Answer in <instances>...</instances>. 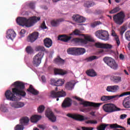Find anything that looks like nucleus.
<instances>
[{"label": "nucleus", "instance_id": "59", "mask_svg": "<svg viewBox=\"0 0 130 130\" xmlns=\"http://www.w3.org/2000/svg\"><path fill=\"white\" fill-rule=\"evenodd\" d=\"M20 33L21 35H24L26 33V30L25 29H21Z\"/></svg>", "mask_w": 130, "mask_h": 130}, {"label": "nucleus", "instance_id": "43", "mask_svg": "<svg viewBox=\"0 0 130 130\" xmlns=\"http://www.w3.org/2000/svg\"><path fill=\"white\" fill-rule=\"evenodd\" d=\"M120 11V8L119 7H117L114 8L113 10H112L111 11H110V14H115V13H117V12H119Z\"/></svg>", "mask_w": 130, "mask_h": 130}, {"label": "nucleus", "instance_id": "42", "mask_svg": "<svg viewBox=\"0 0 130 130\" xmlns=\"http://www.w3.org/2000/svg\"><path fill=\"white\" fill-rule=\"evenodd\" d=\"M64 84V82H63V80L62 79H58L57 80V82H56V86L57 87H58L59 86H62Z\"/></svg>", "mask_w": 130, "mask_h": 130}, {"label": "nucleus", "instance_id": "31", "mask_svg": "<svg viewBox=\"0 0 130 130\" xmlns=\"http://www.w3.org/2000/svg\"><path fill=\"white\" fill-rule=\"evenodd\" d=\"M112 35L114 37V39L116 41V43L117 44L118 46H119L120 45V41H119V38L117 35H116V34H115V31H114V30H112Z\"/></svg>", "mask_w": 130, "mask_h": 130}, {"label": "nucleus", "instance_id": "8", "mask_svg": "<svg viewBox=\"0 0 130 130\" xmlns=\"http://www.w3.org/2000/svg\"><path fill=\"white\" fill-rule=\"evenodd\" d=\"M103 60L111 69H113V70L118 69V65L113 58L109 57H105L104 58Z\"/></svg>", "mask_w": 130, "mask_h": 130}, {"label": "nucleus", "instance_id": "56", "mask_svg": "<svg viewBox=\"0 0 130 130\" xmlns=\"http://www.w3.org/2000/svg\"><path fill=\"white\" fill-rule=\"evenodd\" d=\"M94 128L92 127L89 128V127H82V130H93Z\"/></svg>", "mask_w": 130, "mask_h": 130}, {"label": "nucleus", "instance_id": "53", "mask_svg": "<svg viewBox=\"0 0 130 130\" xmlns=\"http://www.w3.org/2000/svg\"><path fill=\"white\" fill-rule=\"evenodd\" d=\"M29 8L31 10H34L35 9V4L33 3H30L28 4Z\"/></svg>", "mask_w": 130, "mask_h": 130}, {"label": "nucleus", "instance_id": "44", "mask_svg": "<svg viewBox=\"0 0 130 130\" xmlns=\"http://www.w3.org/2000/svg\"><path fill=\"white\" fill-rule=\"evenodd\" d=\"M98 58V57L96 56H91L86 58V60H87V61H92V60H94V59H97Z\"/></svg>", "mask_w": 130, "mask_h": 130}, {"label": "nucleus", "instance_id": "27", "mask_svg": "<svg viewBox=\"0 0 130 130\" xmlns=\"http://www.w3.org/2000/svg\"><path fill=\"white\" fill-rule=\"evenodd\" d=\"M109 35H108V32L106 30H102V40H105L107 41L109 39Z\"/></svg>", "mask_w": 130, "mask_h": 130}, {"label": "nucleus", "instance_id": "60", "mask_svg": "<svg viewBox=\"0 0 130 130\" xmlns=\"http://www.w3.org/2000/svg\"><path fill=\"white\" fill-rule=\"evenodd\" d=\"M119 58L122 60H123L124 59V55H123L122 54H120L119 55Z\"/></svg>", "mask_w": 130, "mask_h": 130}, {"label": "nucleus", "instance_id": "5", "mask_svg": "<svg viewBox=\"0 0 130 130\" xmlns=\"http://www.w3.org/2000/svg\"><path fill=\"white\" fill-rule=\"evenodd\" d=\"M125 18V14L123 11H120L117 14L114 15L113 19L115 24L117 25H122Z\"/></svg>", "mask_w": 130, "mask_h": 130}, {"label": "nucleus", "instance_id": "18", "mask_svg": "<svg viewBox=\"0 0 130 130\" xmlns=\"http://www.w3.org/2000/svg\"><path fill=\"white\" fill-rule=\"evenodd\" d=\"M122 105L124 108H130V96H127L122 101Z\"/></svg>", "mask_w": 130, "mask_h": 130}, {"label": "nucleus", "instance_id": "26", "mask_svg": "<svg viewBox=\"0 0 130 130\" xmlns=\"http://www.w3.org/2000/svg\"><path fill=\"white\" fill-rule=\"evenodd\" d=\"M27 91L31 93L33 95H38L39 94V91L35 89L32 85H29V88L27 89Z\"/></svg>", "mask_w": 130, "mask_h": 130}, {"label": "nucleus", "instance_id": "17", "mask_svg": "<svg viewBox=\"0 0 130 130\" xmlns=\"http://www.w3.org/2000/svg\"><path fill=\"white\" fill-rule=\"evenodd\" d=\"M127 95H130V91H127L125 92H123L122 94L119 95L116 94L115 95H110L111 100H118L120 97H123V96H127Z\"/></svg>", "mask_w": 130, "mask_h": 130}, {"label": "nucleus", "instance_id": "57", "mask_svg": "<svg viewBox=\"0 0 130 130\" xmlns=\"http://www.w3.org/2000/svg\"><path fill=\"white\" fill-rule=\"evenodd\" d=\"M126 116H127L126 114H122L120 115V119H124V118H126Z\"/></svg>", "mask_w": 130, "mask_h": 130}, {"label": "nucleus", "instance_id": "7", "mask_svg": "<svg viewBox=\"0 0 130 130\" xmlns=\"http://www.w3.org/2000/svg\"><path fill=\"white\" fill-rule=\"evenodd\" d=\"M57 87H56L55 90L51 91L50 94L52 98H57L56 101H58V100H59V99L58 98H60V97H66V96H67V93L63 90H62L61 91H57Z\"/></svg>", "mask_w": 130, "mask_h": 130}, {"label": "nucleus", "instance_id": "1", "mask_svg": "<svg viewBox=\"0 0 130 130\" xmlns=\"http://www.w3.org/2000/svg\"><path fill=\"white\" fill-rule=\"evenodd\" d=\"M12 85L14 86V88H12V91L7 90L5 92V96L7 100L10 101H17L16 96H20L19 100H21V97H25L26 96V92L24 91L25 89V84L24 83L20 81L15 82Z\"/></svg>", "mask_w": 130, "mask_h": 130}, {"label": "nucleus", "instance_id": "15", "mask_svg": "<svg viewBox=\"0 0 130 130\" xmlns=\"http://www.w3.org/2000/svg\"><path fill=\"white\" fill-rule=\"evenodd\" d=\"M95 46L97 48H104L105 49H111L112 48V45L109 44H103L99 42L96 43Z\"/></svg>", "mask_w": 130, "mask_h": 130}, {"label": "nucleus", "instance_id": "22", "mask_svg": "<svg viewBox=\"0 0 130 130\" xmlns=\"http://www.w3.org/2000/svg\"><path fill=\"white\" fill-rule=\"evenodd\" d=\"M61 22H63V19L60 18L58 19H54L51 21V25L53 27H57Z\"/></svg>", "mask_w": 130, "mask_h": 130}, {"label": "nucleus", "instance_id": "3", "mask_svg": "<svg viewBox=\"0 0 130 130\" xmlns=\"http://www.w3.org/2000/svg\"><path fill=\"white\" fill-rule=\"evenodd\" d=\"M75 99L78 100V101H81L80 104L83 105L84 107H88L87 109H81V111L82 112H85V111H90L92 110V107H100L101 105V103H96L92 102L84 101L83 99L78 97L75 96Z\"/></svg>", "mask_w": 130, "mask_h": 130}, {"label": "nucleus", "instance_id": "61", "mask_svg": "<svg viewBox=\"0 0 130 130\" xmlns=\"http://www.w3.org/2000/svg\"><path fill=\"white\" fill-rule=\"evenodd\" d=\"M39 126L40 128H42V129H45V126L43 125H40Z\"/></svg>", "mask_w": 130, "mask_h": 130}, {"label": "nucleus", "instance_id": "6", "mask_svg": "<svg viewBox=\"0 0 130 130\" xmlns=\"http://www.w3.org/2000/svg\"><path fill=\"white\" fill-rule=\"evenodd\" d=\"M103 109L105 112L108 113H111L114 112V111H118L120 110V109L118 108L113 104H105L103 106Z\"/></svg>", "mask_w": 130, "mask_h": 130}, {"label": "nucleus", "instance_id": "28", "mask_svg": "<svg viewBox=\"0 0 130 130\" xmlns=\"http://www.w3.org/2000/svg\"><path fill=\"white\" fill-rule=\"evenodd\" d=\"M74 87H75V83L72 82H67L65 85L66 89H67V90H69L70 91H72V90L74 89Z\"/></svg>", "mask_w": 130, "mask_h": 130}, {"label": "nucleus", "instance_id": "33", "mask_svg": "<svg viewBox=\"0 0 130 130\" xmlns=\"http://www.w3.org/2000/svg\"><path fill=\"white\" fill-rule=\"evenodd\" d=\"M41 118V116L38 115H35L30 118V121L31 122H37L39 119Z\"/></svg>", "mask_w": 130, "mask_h": 130}, {"label": "nucleus", "instance_id": "37", "mask_svg": "<svg viewBox=\"0 0 130 130\" xmlns=\"http://www.w3.org/2000/svg\"><path fill=\"white\" fill-rule=\"evenodd\" d=\"M101 100L103 102L109 101V100H111V96L110 95H103V96L101 97Z\"/></svg>", "mask_w": 130, "mask_h": 130}, {"label": "nucleus", "instance_id": "63", "mask_svg": "<svg viewBox=\"0 0 130 130\" xmlns=\"http://www.w3.org/2000/svg\"><path fill=\"white\" fill-rule=\"evenodd\" d=\"M90 114H91V115H92V116H95V112H91L90 113Z\"/></svg>", "mask_w": 130, "mask_h": 130}, {"label": "nucleus", "instance_id": "21", "mask_svg": "<svg viewBox=\"0 0 130 130\" xmlns=\"http://www.w3.org/2000/svg\"><path fill=\"white\" fill-rule=\"evenodd\" d=\"M71 39H72V37H69L66 35H60L58 37V40H60V41H62L63 42H68Z\"/></svg>", "mask_w": 130, "mask_h": 130}, {"label": "nucleus", "instance_id": "51", "mask_svg": "<svg viewBox=\"0 0 130 130\" xmlns=\"http://www.w3.org/2000/svg\"><path fill=\"white\" fill-rule=\"evenodd\" d=\"M80 35V30H79V29H75L73 32L70 34V36L72 35Z\"/></svg>", "mask_w": 130, "mask_h": 130}, {"label": "nucleus", "instance_id": "9", "mask_svg": "<svg viewBox=\"0 0 130 130\" xmlns=\"http://www.w3.org/2000/svg\"><path fill=\"white\" fill-rule=\"evenodd\" d=\"M44 53L42 52H39L32 58V63L34 66L38 67L41 63V60L43 58Z\"/></svg>", "mask_w": 130, "mask_h": 130}, {"label": "nucleus", "instance_id": "45", "mask_svg": "<svg viewBox=\"0 0 130 130\" xmlns=\"http://www.w3.org/2000/svg\"><path fill=\"white\" fill-rule=\"evenodd\" d=\"M107 124H103L101 125H100L99 127H98L97 129L98 130H105V128H106V126H107Z\"/></svg>", "mask_w": 130, "mask_h": 130}, {"label": "nucleus", "instance_id": "35", "mask_svg": "<svg viewBox=\"0 0 130 130\" xmlns=\"http://www.w3.org/2000/svg\"><path fill=\"white\" fill-rule=\"evenodd\" d=\"M95 5V3L93 2V1H85L84 3V6L86 8H91V7H93Z\"/></svg>", "mask_w": 130, "mask_h": 130}, {"label": "nucleus", "instance_id": "62", "mask_svg": "<svg viewBox=\"0 0 130 130\" xmlns=\"http://www.w3.org/2000/svg\"><path fill=\"white\" fill-rule=\"evenodd\" d=\"M52 127H53V128L54 129H55V130H57L58 129L57 126L54 125V126H52Z\"/></svg>", "mask_w": 130, "mask_h": 130}, {"label": "nucleus", "instance_id": "50", "mask_svg": "<svg viewBox=\"0 0 130 130\" xmlns=\"http://www.w3.org/2000/svg\"><path fill=\"white\" fill-rule=\"evenodd\" d=\"M98 121L96 120H89L87 121H86V123L89 124L90 123L91 124H96L98 123Z\"/></svg>", "mask_w": 130, "mask_h": 130}, {"label": "nucleus", "instance_id": "38", "mask_svg": "<svg viewBox=\"0 0 130 130\" xmlns=\"http://www.w3.org/2000/svg\"><path fill=\"white\" fill-rule=\"evenodd\" d=\"M96 37L102 40V30H99L95 32Z\"/></svg>", "mask_w": 130, "mask_h": 130}, {"label": "nucleus", "instance_id": "41", "mask_svg": "<svg viewBox=\"0 0 130 130\" xmlns=\"http://www.w3.org/2000/svg\"><path fill=\"white\" fill-rule=\"evenodd\" d=\"M45 109V107L43 105H41L38 108V112L39 113H42Z\"/></svg>", "mask_w": 130, "mask_h": 130}, {"label": "nucleus", "instance_id": "40", "mask_svg": "<svg viewBox=\"0 0 130 130\" xmlns=\"http://www.w3.org/2000/svg\"><path fill=\"white\" fill-rule=\"evenodd\" d=\"M54 61L56 62V63H64V60L61 59L59 57H57L56 59L54 60Z\"/></svg>", "mask_w": 130, "mask_h": 130}, {"label": "nucleus", "instance_id": "39", "mask_svg": "<svg viewBox=\"0 0 130 130\" xmlns=\"http://www.w3.org/2000/svg\"><path fill=\"white\" fill-rule=\"evenodd\" d=\"M36 51L44 52V51H46V49L44 46H38L36 47Z\"/></svg>", "mask_w": 130, "mask_h": 130}, {"label": "nucleus", "instance_id": "58", "mask_svg": "<svg viewBox=\"0 0 130 130\" xmlns=\"http://www.w3.org/2000/svg\"><path fill=\"white\" fill-rule=\"evenodd\" d=\"M42 81L44 82L45 83L46 82V78H45V76H42L41 77Z\"/></svg>", "mask_w": 130, "mask_h": 130}, {"label": "nucleus", "instance_id": "23", "mask_svg": "<svg viewBox=\"0 0 130 130\" xmlns=\"http://www.w3.org/2000/svg\"><path fill=\"white\" fill-rule=\"evenodd\" d=\"M44 44L45 47L47 48H49L52 46V40L50 38H46L44 40Z\"/></svg>", "mask_w": 130, "mask_h": 130}, {"label": "nucleus", "instance_id": "48", "mask_svg": "<svg viewBox=\"0 0 130 130\" xmlns=\"http://www.w3.org/2000/svg\"><path fill=\"white\" fill-rule=\"evenodd\" d=\"M126 31V28L125 26H123L121 28V30L120 31V34L121 36H123V33H124Z\"/></svg>", "mask_w": 130, "mask_h": 130}, {"label": "nucleus", "instance_id": "25", "mask_svg": "<svg viewBox=\"0 0 130 130\" xmlns=\"http://www.w3.org/2000/svg\"><path fill=\"white\" fill-rule=\"evenodd\" d=\"M11 106H12L13 108H22V107H24V106H25V104L21 102H19L11 104Z\"/></svg>", "mask_w": 130, "mask_h": 130}, {"label": "nucleus", "instance_id": "19", "mask_svg": "<svg viewBox=\"0 0 130 130\" xmlns=\"http://www.w3.org/2000/svg\"><path fill=\"white\" fill-rule=\"evenodd\" d=\"M119 89V86L112 85L107 86L106 90L108 92H112V93H115V92H117Z\"/></svg>", "mask_w": 130, "mask_h": 130}, {"label": "nucleus", "instance_id": "16", "mask_svg": "<svg viewBox=\"0 0 130 130\" xmlns=\"http://www.w3.org/2000/svg\"><path fill=\"white\" fill-rule=\"evenodd\" d=\"M72 105V99L67 98L64 99L62 103V107L63 108H67V107H70Z\"/></svg>", "mask_w": 130, "mask_h": 130}, {"label": "nucleus", "instance_id": "46", "mask_svg": "<svg viewBox=\"0 0 130 130\" xmlns=\"http://www.w3.org/2000/svg\"><path fill=\"white\" fill-rule=\"evenodd\" d=\"M101 24H102V23L100 21H94L91 24V26L92 27V28H95L96 26H98V25H101Z\"/></svg>", "mask_w": 130, "mask_h": 130}, {"label": "nucleus", "instance_id": "13", "mask_svg": "<svg viewBox=\"0 0 130 130\" xmlns=\"http://www.w3.org/2000/svg\"><path fill=\"white\" fill-rule=\"evenodd\" d=\"M38 36H39V33L38 32H34L28 37L27 41L32 43L37 40Z\"/></svg>", "mask_w": 130, "mask_h": 130}, {"label": "nucleus", "instance_id": "10", "mask_svg": "<svg viewBox=\"0 0 130 130\" xmlns=\"http://www.w3.org/2000/svg\"><path fill=\"white\" fill-rule=\"evenodd\" d=\"M45 114L46 117L52 122H55L56 121V117H55L54 114L50 109H47L45 111Z\"/></svg>", "mask_w": 130, "mask_h": 130}, {"label": "nucleus", "instance_id": "52", "mask_svg": "<svg viewBox=\"0 0 130 130\" xmlns=\"http://www.w3.org/2000/svg\"><path fill=\"white\" fill-rule=\"evenodd\" d=\"M1 110L3 112H8V111H9V110H8V109L7 108V107H5V106H2L1 107Z\"/></svg>", "mask_w": 130, "mask_h": 130}, {"label": "nucleus", "instance_id": "4", "mask_svg": "<svg viewBox=\"0 0 130 130\" xmlns=\"http://www.w3.org/2000/svg\"><path fill=\"white\" fill-rule=\"evenodd\" d=\"M84 36V39L73 38L71 41L75 43H81V44L86 45L88 42H95L94 38L91 36L88 35H82Z\"/></svg>", "mask_w": 130, "mask_h": 130}, {"label": "nucleus", "instance_id": "12", "mask_svg": "<svg viewBox=\"0 0 130 130\" xmlns=\"http://www.w3.org/2000/svg\"><path fill=\"white\" fill-rule=\"evenodd\" d=\"M72 20L76 22V23H84L86 22V18L78 14L73 15Z\"/></svg>", "mask_w": 130, "mask_h": 130}, {"label": "nucleus", "instance_id": "11", "mask_svg": "<svg viewBox=\"0 0 130 130\" xmlns=\"http://www.w3.org/2000/svg\"><path fill=\"white\" fill-rule=\"evenodd\" d=\"M67 116H68V117H71V118H73V119H75V120H78V121H83V120L87 119V118H85L84 116L80 114H68Z\"/></svg>", "mask_w": 130, "mask_h": 130}, {"label": "nucleus", "instance_id": "49", "mask_svg": "<svg viewBox=\"0 0 130 130\" xmlns=\"http://www.w3.org/2000/svg\"><path fill=\"white\" fill-rule=\"evenodd\" d=\"M125 37L128 41H130V30L127 31L125 34Z\"/></svg>", "mask_w": 130, "mask_h": 130}, {"label": "nucleus", "instance_id": "24", "mask_svg": "<svg viewBox=\"0 0 130 130\" xmlns=\"http://www.w3.org/2000/svg\"><path fill=\"white\" fill-rule=\"evenodd\" d=\"M67 52L68 54H71V55H77V48H69L67 50Z\"/></svg>", "mask_w": 130, "mask_h": 130}, {"label": "nucleus", "instance_id": "20", "mask_svg": "<svg viewBox=\"0 0 130 130\" xmlns=\"http://www.w3.org/2000/svg\"><path fill=\"white\" fill-rule=\"evenodd\" d=\"M7 38L13 40V38L16 37V32L13 29H9L7 32Z\"/></svg>", "mask_w": 130, "mask_h": 130}, {"label": "nucleus", "instance_id": "55", "mask_svg": "<svg viewBox=\"0 0 130 130\" xmlns=\"http://www.w3.org/2000/svg\"><path fill=\"white\" fill-rule=\"evenodd\" d=\"M41 28H42V29H46V28H47V27H46V25H45V21L43 22L41 25Z\"/></svg>", "mask_w": 130, "mask_h": 130}, {"label": "nucleus", "instance_id": "30", "mask_svg": "<svg viewBox=\"0 0 130 130\" xmlns=\"http://www.w3.org/2000/svg\"><path fill=\"white\" fill-rule=\"evenodd\" d=\"M54 73L55 75H60L61 76H63L67 74V71H64L61 69H55L54 70Z\"/></svg>", "mask_w": 130, "mask_h": 130}, {"label": "nucleus", "instance_id": "54", "mask_svg": "<svg viewBox=\"0 0 130 130\" xmlns=\"http://www.w3.org/2000/svg\"><path fill=\"white\" fill-rule=\"evenodd\" d=\"M57 81L54 79H51V85H54V86H56V83Z\"/></svg>", "mask_w": 130, "mask_h": 130}, {"label": "nucleus", "instance_id": "36", "mask_svg": "<svg viewBox=\"0 0 130 130\" xmlns=\"http://www.w3.org/2000/svg\"><path fill=\"white\" fill-rule=\"evenodd\" d=\"M25 51L28 54H32L34 52V50L32 47L28 46L25 48Z\"/></svg>", "mask_w": 130, "mask_h": 130}, {"label": "nucleus", "instance_id": "34", "mask_svg": "<svg viewBox=\"0 0 130 130\" xmlns=\"http://www.w3.org/2000/svg\"><path fill=\"white\" fill-rule=\"evenodd\" d=\"M86 53V49L84 48H77V55H82Z\"/></svg>", "mask_w": 130, "mask_h": 130}, {"label": "nucleus", "instance_id": "2", "mask_svg": "<svg viewBox=\"0 0 130 130\" xmlns=\"http://www.w3.org/2000/svg\"><path fill=\"white\" fill-rule=\"evenodd\" d=\"M40 17L37 16H32L27 19L26 17H18L16 22L20 26H25L27 28L34 26L35 24L40 21Z\"/></svg>", "mask_w": 130, "mask_h": 130}, {"label": "nucleus", "instance_id": "64", "mask_svg": "<svg viewBox=\"0 0 130 130\" xmlns=\"http://www.w3.org/2000/svg\"><path fill=\"white\" fill-rule=\"evenodd\" d=\"M127 124L130 125V118L127 119Z\"/></svg>", "mask_w": 130, "mask_h": 130}, {"label": "nucleus", "instance_id": "47", "mask_svg": "<svg viewBox=\"0 0 130 130\" xmlns=\"http://www.w3.org/2000/svg\"><path fill=\"white\" fill-rule=\"evenodd\" d=\"M24 126L22 125H17L14 128V130H23Z\"/></svg>", "mask_w": 130, "mask_h": 130}, {"label": "nucleus", "instance_id": "14", "mask_svg": "<svg viewBox=\"0 0 130 130\" xmlns=\"http://www.w3.org/2000/svg\"><path fill=\"white\" fill-rule=\"evenodd\" d=\"M110 80L111 82L114 83V84H118L119 83H121L122 81L121 77L116 75H111L110 76Z\"/></svg>", "mask_w": 130, "mask_h": 130}, {"label": "nucleus", "instance_id": "29", "mask_svg": "<svg viewBox=\"0 0 130 130\" xmlns=\"http://www.w3.org/2000/svg\"><path fill=\"white\" fill-rule=\"evenodd\" d=\"M29 118L28 117H23L20 119V123L21 125H27L29 123Z\"/></svg>", "mask_w": 130, "mask_h": 130}, {"label": "nucleus", "instance_id": "32", "mask_svg": "<svg viewBox=\"0 0 130 130\" xmlns=\"http://www.w3.org/2000/svg\"><path fill=\"white\" fill-rule=\"evenodd\" d=\"M86 74L89 77H96L97 76V73L93 69H90L86 71Z\"/></svg>", "mask_w": 130, "mask_h": 130}]
</instances>
